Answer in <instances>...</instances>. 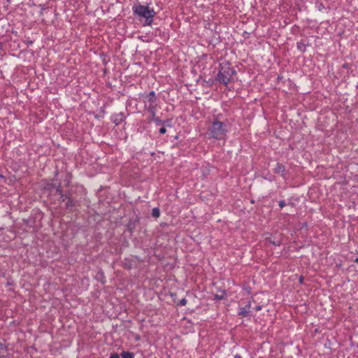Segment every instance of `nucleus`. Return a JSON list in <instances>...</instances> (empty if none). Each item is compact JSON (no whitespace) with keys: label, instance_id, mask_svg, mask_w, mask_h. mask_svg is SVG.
<instances>
[{"label":"nucleus","instance_id":"1","mask_svg":"<svg viewBox=\"0 0 358 358\" xmlns=\"http://www.w3.org/2000/svg\"><path fill=\"white\" fill-rule=\"evenodd\" d=\"M229 131V125L228 120L224 122L220 121L218 119V116H216L213 119L208 127V138L217 141H225Z\"/></svg>","mask_w":358,"mask_h":358},{"label":"nucleus","instance_id":"2","mask_svg":"<svg viewBox=\"0 0 358 358\" xmlns=\"http://www.w3.org/2000/svg\"><path fill=\"white\" fill-rule=\"evenodd\" d=\"M133 13L139 18H145L144 26H150L153 22V17L156 15V12L153 8L143 5H135L132 7Z\"/></svg>","mask_w":358,"mask_h":358},{"label":"nucleus","instance_id":"3","mask_svg":"<svg viewBox=\"0 0 358 358\" xmlns=\"http://www.w3.org/2000/svg\"><path fill=\"white\" fill-rule=\"evenodd\" d=\"M236 73V70L231 67L229 64H222L220 65V69L217 75L216 80L224 85H227Z\"/></svg>","mask_w":358,"mask_h":358},{"label":"nucleus","instance_id":"4","mask_svg":"<svg viewBox=\"0 0 358 358\" xmlns=\"http://www.w3.org/2000/svg\"><path fill=\"white\" fill-rule=\"evenodd\" d=\"M58 171H55L54 173V178L50 180H44L42 181L41 187L43 189L48 191H52L56 187V183L54 182V180L58 176Z\"/></svg>","mask_w":358,"mask_h":358},{"label":"nucleus","instance_id":"5","mask_svg":"<svg viewBox=\"0 0 358 358\" xmlns=\"http://www.w3.org/2000/svg\"><path fill=\"white\" fill-rule=\"evenodd\" d=\"M65 208L69 212H74L76 210V208L79 206V202L77 200H75L72 196L69 198L68 200L65 201Z\"/></svg>","mask_w":358,"mask_h":358},{"label":"nucleus","instance_id":"6","mask_svg":"<svg viewBox=\"0 0 358 358\" xmlns=\"http://www.w3.org/2000/svg\"><path fill=\"white\" fill-rule=\"evenodd\" d=\"M125 120L123 113H115L111 116V120L115 125H119Z\"/></svg>","mask_w":358,"mask_h":358},{"label":"nucleus","instance_id":"7","mask_svg":"<svg viewBox=\"0 0 358 358\" xmlns=\"http://www.w3.org/2000/svg\"><path fill=\"white\" fill-rule=\"evenodd\" d=\"M250 308H251V302L249 301L248 303L245 307L239 308L238 315H241L243 317L249 316L250 313Z\"/></svg>","mask_w":358,"mask_h":358},{"label":"nucleus","instance_id":"8","mask_svg":"<svg viewBox=\"0 0 358 358\" xmlns=\"http://www.w3.org/2000/svg\"><path fill=\"white\" fill-rule=\"evenodd\" d=\"M146 109L150 115L148 118H155L157 117L156 116V111H157V105L156 104H149L148 106H146Z\"/></svg>","mask_w":358,"mask_h":358},{"label":"nucleus","instance_id":"9","mask_svg":"<svg viewBox=\"0 0 358 358\" xmlns=\"http://www.w3.org/2000/svg\"><path fill=\"white\" fill-rule=\"evenodd\" d=\"M274 173L276 174H280L282 176L285 177V166L280 163H277L274 169Z\"/></svg>","mask_w":358,"mask_h":358},{"label":"nucleus","instance_id":"10","mask_svg":"<svg viewBox=\"0 0 358 358\" xmlns=\"http://www.w3.org/2000/svg\"><path fill=\"white\" fill-rule=\"evenodd\" d=\"M145 98L150 104H156L157 97L155 95V92L154 91L150 92L148 94L145 95Z\"/></svg>","mask_w":358,"mask_h":358},{"label":"nucleus","instance_id":"11","mask_svg":"<svg viewBox=\"0 0 358 358\" xmlns=\"http://www.w3.org/2000/svg\"><path fill=\"white\" fill-rule=\"evenodd\" d=\"M308 45V43L305 40H301L296 43V48L301 52H305Z\"/></svg>","mask_w":358,"mask_h":358},{"label":"nucleus","instance_id":"12","mask_svg":"<svg viewBox=\"0 0 358 358\" xmlns=\"http://www.w3.org/2000/svg\"><path fill=\"white\" fill-rule=\"evenodd\" d=\"M148 122H154L157 126L164 124V121L162 120L159 117H156L155 118H148Z\"/></svg>","mask_w":358,"mask_h":358},{"label":"nucleus","instance_id":"13","mask_svg":"<svg viewBox=\"0 0 358 358\" xmlns=\"http://www.w3.org/2000/svg\"><path fill=\"white\" fill-rule=\"evenodd\" d=\"M60 196V201L62 202H65L66 200L69 199V198H71V195L70 194L69 192H63L62 194L59 195Z\"/></svg>","mask_w":358,"mask_h":358},{"label":"nucleus","instance_id":"14","mask_svg":"<svg viewBox=\"0 0 358 358\" xmlns=\"http://www.w3.org/2000/svg\"><path fill=\"white\" fill-rule=\"evenodd\" d=\"M121 357L122 358H134V353L127 351H122L121 352Z\"/></svg>","mask_w":358,"mask_h":358},{"label":"nucleus","instance_id":"15","mask_svg":"<svg viewBox=\"0 0 358 358\" xmlns=\"http://www.w3.org/2000/svg\"><path fill=\"white\" fill-rule=\"evenodd\" d=\"M123 267L127 269H131L132 268V264L131 260L129 259H124L123 261Z\"/></svg>","mask_w":358,"mask_h":358},{"label":"nucleus","instance_id":"16","mask_svg":"<svg viewBox=\"0 0 358 358\" xmlns=\"http://www.w3.org/2000/svg\"><path fill=\"white\" fill-rule=\"evenodd\" d=\"M71 178H72V175L71 173H68L66 175V177L64 180V182H65L66 186H67V187L69 186V185L71 183Z\"/></svg>","mask_w":358,"mask_h":358},{"label":"nucleus","instance_id":"17","mask_svg":"<svg viewBox=\"0 0 358 358\" xmlns=\"http://www.w3.org/2000/svg\"><path fill=\"white\" fill-rule=\"evenodd\" d=\"M160 215V210L158 208H154L152 210V216L153 217L157 218Z\"/></svg>","mask_w":358,"mask_h":358},{"label":"nucleus","instance_id":"18","mask_svg":"<svg viewBox=\"0 0 358 358\" xmlns=\"http://www.w3.org/2000/svg\"><path fill=\"white\" fill-rule=\"evenodd\" d=\"M55 189H56V193L59 195L62 194L64 192L62 188L61 183H59L57 185L56 184V187Z\"/></svg>","mask_w":358,"mask_h":358},{"label":"nucleus","instance_id":"19","mask_svg":"<svg viewBox=\"0 0 358 358\" xmlns=\"http://www.w3.org/2000/svg\"><path fill=\"white\" fill-rule=\"evenodd\" d=\"M225 295V291H222V294H215L214 295V299L215 300H222L224 299Z\"/></svg>","mask_w":358,"mask_h":358},{"label":"nucleus","instance_id":"20","mask_svg":"<svg viewBox=\"0 0 358 358\" xmlns=\"http://www.w3.org/2000/svg\"><path fill=\"white\" fill-rule=\"evenodd\" d=\"M8 349H1L0 348V358H5L6 357V352H7Z\"/></svg>","mask_w":358,"mask_h":358},{"label":"nucleus","instance_id":"21","mask_svg":"<svg viewBox=\"0 0 358 358\" xmlns=\"http://www.w3.org/2000/svg\"><path fill=\"white\" fill-rule=\"evenodd\" d=\"M187 299H185V298H183V299H182L180 301V302H179L178 305H180V306H185V305L187 304Z\"/></svg>","mask_w":358,"mask_h":358},{"label":"nucleus","instance_id":"22","mask_svg":"<svg viewBox=\"0 0 358 358\" xmlns=\"http://www.w3.org/2000/svg\"><path fill=\"white\" fill-rule=\"evenodd\" d=\"M285 205H286V203L284 200H281L279 201V206L280 208H284L285 206Z\"/></svg>","mask_w":358,"mask_h":358},{"label":"nucleus","instance_id":"23","mask_svg":"<svg viewBox=\"0 0 358 358\" xmlns=\"http://www.w3.org/2000/svg\"><path fill=\"white\" fill-rule=\"evenodd\" d=\"M110 358H120V355L116 352H113L110 354Z\"/></svg>","mask_w":358,"mask_h":358},{"label":"nucleus","instance_id":"24","mask_svg":"<svg viewBox=\"0 0 358 358\" xmlns=\"http://www.w3.org/2000/svg\"><path fill=\"white\" fill-rule=\"evenodd\" d=\"M159 132L161 134H164L166 132V129L164 127H163L159 129Z\"/></svg>","mask_w":358,"mask_h":358},{"label":"nucleus","instance_id":"25","mask_svg":"<svg viewBox=\"0 0 358 358\" xmlns=\"http://www.w3.org/2000/svg\"><path fill=\"white\" fill-rule=\"evenodd\" d=\"M268 241L271 243H272L273 245H280V241H278L277 243L276 242H274V241H271V240H268Z\"/></svg>","mask_w":358,"mask_h":358},{"label":"nucleus","instance_id":"26","mask_svg":"<svg viewBox=\"0 0 358 358\" xmlns=\"http://www.w3.org/2000/svg\"><path fill=\"white\" fill-rule=\"evenodd\" d=\"M262 306L261 305H258V306H257L255 308V310L256 311H259V310H262Z\"/></svg>","mask_w":358,"mask_h":358},{"label":"nucleus","instance_id":"27","mask_svg":"<svg viewBox=\"0 0 358 358\" xmlns=\"http://www.w3.org/2000/svg\"><path fill=\"white\" fill-rule=\"evenodd\" d=\"M303 277L301 276L300 278H299L300 283H303Z\"/></svg>","mask_w":358,"mask_h":358},{"label":"nucleus","instance_id":"28","mask_svg":"<svg viewBox=\"0 0 358 358\" xmlns=\"http://www.w3.org/2000/svg\"><path fill=\"white\" fill-rule=\"evenodd\" d=\"M234 358H241V355L236 354L235 356H234Z\"/></svg>","mask_w":358,"mask_h":358},{"label":"nucleus","instance_id":"29","mask_svg":"<svg viewBox=\"0 0 358 358\" xmlns=\"http://www.w3.org/2000/svg\"><path fill=\"white\" fill-rule=\"evenodd\" d=\"M2 49H3L2 43L0 42V52L2 50Z\"/></svg>","mask_w":358,"mask_h":358},{"label":"nucleus","instance_id":"30","mask_svg":"<svg viewBox=\"0 0 358 358\" xmlns=\"http://www.w3.org/2000/svg\"><path fill=\"white\" fill-rule=\"evenodd\" d=\"M354 261L355 262L358 263V257H357Z\"/></svg>","mask_w":358,"mask_h":358},{"label":"nucleus","instance_id":"31","mask_svg":"<svg viewBox=\"0 0 358 358\" xmlns=\"http://www.w3.org/2000/svg\"><path fill=\"white\" fill-rule=\"evenodd\" d=\"M32 43H33L32 41H29L28 43L29 44H32Z\"/></svg>","mask_w":358,"mask_h":358},{"label":"nucleus","instance_id":"32","mask_svg":"<svg viewBox=\"0 0 358 358\" xmlns=\"http://www.w3.org/2000/svg\"><path fill=\"white\" fill-rule=\"evenodd\" d=\"M357 347H358V343H357Z\"/></svg>","mask_w":358,"mask_h":358}]
</instances>
